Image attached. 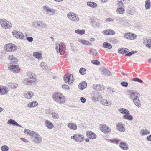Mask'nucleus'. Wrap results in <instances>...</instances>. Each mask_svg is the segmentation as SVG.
Listing matches in <instances>:
<instances>
[{
    "label": "nucleus",
    "mask_w": 151,
    "mask_h": 151,
    "mask_svg": "<svg viewBox=\"0 0 151 151\" xmlns=\"http://www.w3.org/2000/svg\"><path fill=\"white\" fill-rule=\"evenodd\" d=\"M40 66L43 70H48L50 69V67L48 66L46 63H41L40 64Z\"/></svg>",
    "instance_id": "28"
},
{
    "label": "nucleus",
    "mask_w": 151,
    "mask_h": 151,
    "mask_svg": "<svg viewBox=\"0 0 151 151\" xmlns=\"http://www.w3.org/2000/svg\"><path fill=\"white\" fill-rule=\"evenodd\" d=\"M87 84L86 82H82L78 85L79 88L81 90H83L86 88Z\"/></svg>",
    "instance_id": "29"
},
{
    "label": "nucleus",
    "mask_w": 151,
    "mask_h": 151,
    "mask_svg": "<svg viewBox=\"0 0 151 151\" xmlns=\"http://www.w3.org/2000/svg\"><path fill=\"white\" fill-rule=\"evenodd\" d=\"M91 54L95 56H97L98 54L96 50L95 49H91L90 50Z\"/></svg>",
    "instance_id": "50"
},
{
    "label": "nucleus",
    "mask_w": 151,
    "mask_h": 151,
    "mask_svg": "<svg viewBox=\"0 0 151 151\" xmlns=\"http://www.w3.org/2000/svg\"><path fill=\"white\" fill-rule=\"evenodd\" d=\"M8 92L7 88L5 86H0V95H5Z\"/></svg>",
    "instance_id": "21"
},
{
    "label": "nucleus",
    "mask_w": 151,
    "mask_h": 151,
    "mask_svg": "<svg viewBox=\"0 0 151 151\" xmlns=\"http://www.w3.org/2000/svg\"><path fill=\"white\" fill-rule=\"evenodd\" d=\"M12 86H10V88H16L18 86V85L17 84H16L15 83H12L11 85Z\"/></svg>",
    "instance_id": "57"
},
{
    "label": "nucleus",
    "mask_w": 151,
    "mask_h": 151,
    "mask_svg": "<svg viewBox=\"0 0 151 151\" xmlns=\"http://www.w3.org/2000/svg\"><path fill=\"white\" fill-rule=\"evenodd\" d=\"M52 98L55 102L60 104H63L65 101V96L59 92L54 93L52 95Z\"/></svg>",
    "instance_id": "1"
},
{
    "label": "nucleus",
    "mask_w": 151,
    "mask_h": 151,
    "mask_svg": "<svg viewBox=\"0 0 151 151\" xmlns=\"http://www.w3.org/2000/svg\"><path fill=\"white\" fill-rule=\"evenodd\" d=\"M121 85L124 87H127L128 86V83L125 81L122 82L121 83Z\"/></svg>",
    "instance_id": "55"
},
{
    "label": "nucleus",
    "mask_w": 151,
    "mask_h": 151,
    "mask_svg": "<svg viewBox=\"0 0 151 151\" xmlns=\"http://www.w3.org/2000/svg\"><path fill=\"white\" fill-rule=\"evenodd\" d=\"M137 52V51H132L126 54L125 55L127 56H130L132 54L136 53Z\"/></svg>",
    "instance_id": "52"
},
{
    "label": "nucleus",
    "mask_w": 151,
    "mask_h": 151,
    "mask_svg": "<svg viewBox=\"0 0 151 151\" xmlns=\"http://www.w3.org/2000/svg\"><path fill=\"white\" fill-rule=\"evenodd\" d=\"M17 48V46L14 44L10 43L5 45L4 49L8 52H12L15 51Z\"/></svg>",
    "instance_id": "10"
},
{
    "label": "nucleus",
    "mask_w": 151,
    "mask_h": 151,
    "mask_svg": "<svg viewBox=\"0 0 151 151\" xmlns=\"http://www.w3.org/2000/svg\"><path fill=\"white\" fill-rule=\"evenodd\" d=\"M87 4L88 6L93 8H95L97 6V5L96 3L91 2H87Z\"/></svg>",
    "instance_id": "42"
},
{
    "label": "nucleus",
    "mask_w": 151,
    "mask_h": 151,
    "mask_svg": "<svg viewBox=\"0 0 151 151\" xmlns=\"http://www.w3.org/2000/svg\"><path fill=\"white\" fill-rule=\"evenodd\" d=\"M68 84L69 85L71 84L74 81L73 76L71 75H70L68 76Z\"/></svg>",
    "instance_id": "45"
},
{
    "label": "nucleus",
    "mask_w": 151,
    "mask_h": 151,
    "mask_svg": "<svg viewBox=\"0 0 151 151\" xmlns=\"http://www.w3.org/2000/svg\"><path fill=\"white\" fill-rule=\"evenodd\" d=\"M103 34L105 35H113L115 34V32L112 30H105L103 32Z\"/></svg>",
    "instance_id": "23"
},
{
    "label": "nucleus",
    "mask_w": 151,
    "mask_h": 151,
    "mask_svg": "<svg viewBox=\"0 0 151 151\" xmlns=\"http://www.w3.org/2000/svg\"><path fill=\"white\" fill-rule=\"evenodd\" d=\"M62 88H63L65 89H68L69 86L67 85H63L62 86Z\"/></svg>",
    "instance_id": "64"
},
{
    "label": "nucleus",
    "mask_w": 151,
    "mask_h": 151,
    "mask_svg": "<svg viewBox=\"0 0 151 151\" xmlns=\"http://www.w3.org/2000/svg\"><path fill=\"white\" fill-rule=\"evenodd\" d=\"M151 7L150 2L149 0H147L145 1V7L146 9H149Z\"/></svg>",
    "instance_id": "41"
},
{
    "label": "nucleus",
    "mask_w": 151,
    "mask_h": 151,
    "mask_svg": "<svg viewBox=\"0 0 151 151\" xmlns=\"http://www.w3.org/2000/svg\"><path fill=\"white\" fill-rule=\"evenodd\" d=\"M40 21H35L33 22L32 24V26L35 28H36L38 27H39V26H40Z\"/></svg>",
    "instance_id": "44"
},
{
    "label": "nucleus",
    "mask_w": 151,
    "mask_h": 151,
    "mask_svg": "<svg viewBox=\"0 0 151 151\" xmlns=\"http://www.w3.org/2000/svg\"><path fill=\"white\" fill-rule=\"evenodd\" d=\"M124 37L126 39L130 40H134L137 38L136 35L131 33H126L124 34Z\"/></svg>",
    "instance_id": "13"
},
{
    "label": "nucleus",
    "mask_w": 151,
    "mask_h": 151,
    "mask_svg": "<svg viewBox=\"0 0 151 151\" xmlns=\"http://www.w3.org/2000/svg\"><path fill=\"white\" fill-rule=\"evenodd\" d=\"M45 126L48 129H52L54 127L53 124L49 120H47L45 121Z\"/></svg>",
    "instance_id": "16"
},
{
    "label": "nucleus",
    "mask_w": 151,
    "mask_h": 151,
    "mask_svg": "<svg viewBox=\"0 0 151 151\" xmlns=\"http://www.w3.org/2000/svg\"><path fill=\"white\" fill-rule=\"evenodd\" d=\"M27 39L29 42H32L33 41V38L31 37H27Z\"/></svg>",
    "instance_id": "63"
},
{
    "label": "nucleus",
    "mask_w": 151,
    "mask_h": 151,
    "mask_svg": "<svg viewBox=\"0 0 151 151\" xmlns=\"http://www.w3.org/2000/svg\"><path fill=\"white\" fill-rule=\"evenodd\" d=\"M102 87H103V85H101L100 84L94 85L93 87V89L96 91H101L102 90Z\"/></svg>",
    "instance_id": "33"
},
{
    "label": "nucleus",
    "mask_w": 151,
    "mask_h": 151,
    "mask_svg": "<svg viewBox=\"0 0 151 151\" xmlns=\"http://www.w3.org/2000/svg\"><path fill=\"white\" fill-rule=\"evenodd\" d=\"M79 72L82 75H83L86 74V70L85 69L83 68H81L79 70Z\"/></svg>",
    "instance_id": "49"
},
{
    "label": "nucleus",
    "mask_w": 151,
    "mask_h": 151,
    "mask_svg": "<svg viewBox=\"0 0 151 151\" xmlns=\"http://www.w3.org/2000/svg\"><path fill=\"white\" fill-rule=\"evenodd\" d=\"M92 63L94 65H99L100 62L98 60H93L91 61Z\"/></svg>",
    "instance_id": "54"
},
{
    "label": "nucleus",
    "mask_w": 151,
    "mask_h": 151,
    "mask_svg": "<svg viewBox=\"0 0 151 151\" xmlns=\"http://www.w3.org/2000/svg\"><path fill=\"white\" fill-rule=\"evenodd\" d=\"M27 74L29 78H37V76L36 75L32 72L31 71L28 72H27Z\"/></svg>",
    "instance_id": "36"
},
{
    "label": "nucleus",
    "mask_w": 151,
    "mask_h": 151,
    "mask_svg": "<svg viewBox=\"0 0 151 151\" xmlns=\"http://www.w3.org/2000/svg\"><path fill=\"white\" fill-rule=\"evenodd\" d=\"M71 139H74L76 142H81L84 140V137L82 134H77L71 136Z\"/></svg>",
    "instance_id": "7"
},
{
    "label": "nucleus",
    "mask_w": 151,
    "mask_h": 151,
    "mask_svg": "<svg viewBox=\"0 0 151 151\" xmlns=\"http://www.w3.org/2000/svg\"><path fill=\"white\" fill-rule=\"evenodd\" d=\"M123 118L125 119L128 120L129 121H131L133 119V117L132 116L129 114L124 115L123 116Z\"/></svg>",
    "instance_id": "40"
},
{
    "label": "nucleus",
    "mask_w": 151,
    "mask_h": 151,
    "mask_svg": "<svg viewBox=\"0 0 151 151\" xmlns=\"http://www.w3.org/2000/svg\"><path fill=\"white\" fill-rule=\"evenodd\" d=\"M67 126L68 128L73 130H76L77 128V126L76 124L73 122L68 123Z\"/></svg>",
    "instance_id": "20"
},
{
    "label": "nucleus",
    "mask_w": 151,
    "mask_h": 151,
    "mask_svg": "<svg viewBox=\"0 0 151 151\" xmlns=\"http://www.w3.org/2000/svg\"><path fill=\"white\" fill-rule=\"evenodd\" d=\"M128 145L124 142H121L120 143L119 147L122 149L124 150L128 149Z\"/></svg>",
    "instance_id": "22"
},
{
    "label": "nucleus",
    "mask_w": 151,
    "mask_h": 151,
    "mask_svg": "<svg viewBox=\"0 0 151 151\" xmlns=\"http://www.w3.org/2000/svg\"><path fill=\"white\" fill-rule=\"evenodd\" d=\"M103 47L105 48H108V49H111L112 48L111 45L107 42H104L103 44Z\"/></svg>",
    "instance_id": "38"
},
{
    "label": "nucleus",
    "mask_w": 151,
    "mask_h": 151,
    "mask_svg": "<svg viewBox=\"0 0 151 151\" xmlns=\"http://www.w3.org/2000/svg\"><path fill=\"white\" fill-rule=\"evenodd\" d=\"M24 133L29 136H33V135L36 133L34 131H32L29 129H25L24 130Z\"/></svg>",
    "instance_id": "37"
},
{
    "label": "nucleus",
    "mask_w": 151,
    "mask_h": 151,
    "mask_svg": "<svg viewBox=\"0 0 151 151\" xmlns=\"http://www.w3.org/2000/svg\"><path fill=\"white\" fill-rule=\"evenodd\" d=\"M118 111L122 114H130L129 111L127 109L124 108H120L118 109Z\"/></svg>",
    "instance_id": "26"
},
{
    "label": "nucleus",
    "mask_w": 151,
    "mask_h": 151,
    "mask_svg": "<svg viewBox=\"0 0 151 151\" xmlns=\"http://www.w3.org/2000/svg\"><path fill=\"white\" fill-rule=\"evenodd\" d=\"M101 104L104 105L109 106L111 105L110 102L107 101V100L103 99L101 101Z\"/></svg>",
    "instance_id": "34"
},
{
    "label": "nucleus",
    "mask_w": 151,
    "mask_h": 151,
    "mask_svg": "<svg viewBox=\"0 0 151 151\" xmlns=\"http://www.w3.org/2000/svg\"><path fill=\"white\" fill-rule=\"evenodd\" d=\"M118 3V6L119 7H122L124 6L123 3L122 1H119Z\"/></svg>",
    "instance_id": "58"
},
{
    "label": "nucleus",
    "mask_w": 151,
    "mask_h": 151,
    "mask_svg": "<svg viewBox=\"0 0 151 151\" xmlns=\"http://www.w3.org/2000/svg\"><path fill=\"white\" fill-rule=\"evenodd\" d=\"M108 141L111 143L118 144L121 141V140L117 139H109Z\"/></svg>",
    "instance_id": "43"
},
{
    "label": "nucleus",
    "mask_w": 151,
    "mask_h": 151,
    "mask_svg": "<svg viewBox=\"0 0 151 151\" xmlns=\"http://www.w3.org/2000/svg\"><path fill=\"white\" fill-rule=\"evenodd\" d=\"M56 50L57 53L59 52L61 55L64 54L66 50V46L64 42H61L60 44L56 45Z\"/></svg>",
    "instance_id": "2"
},
{
    "label": "nucleus",
    "mask_w": 151,
    "mask_h": 151,
    "mask_svg": "<svg viewBox=\"0 0 151 151\" xmlns=\"http://www.w3.org/2000/svg\"><path fill=\"white\" fill-rule=\"evenodd\" d=\"M100 128L101 130L105 133H108L111 132V129L104 124H100Z\"/></svg>",
    "instance_id": "12"
},
{
    "label": "nucleus",
    "mask_w": 151,
    "mask_h": 151,
    "mask_svg": "<svg viewBox=\"0 0 151 151\" xmlns=\"http://www.w3.org/2000/svg\"><path fill=\"white\" fill-rule=\"evenodd\" d=\"M32 141L35 144H39L42 142V138L39 134L36 132L32 137Z\"/></svg>",
    "instance_id": "6"
},
{
    "label": "nucleus",
    "mask_w": 151,
    "mask_h": 151,
    "mask_svg": "<svg viewBox=\"0 0 151 151\" xmlns=\"http://www.w3.org/2000/svg\"><path fill=\"white\" fill-rule=\"evenodd\" d=\"M85 30L84 29H77L75 31V32L80 35H82L85 33Z\"/></svg>",
    "instance_id": "46"
},
{
    "label": "nucleus",
    "mask_w": 151,
    "mask_h": 151,
    "mask_svg": "<svg viewBox=\"0 0 151 151\" xmlns=\"http://www.w3.org/2000/svg\"><path fill=\"white\" fill-rule=\"evenodd\" d=\"M52 118L55 119H58L59 118L58 114L56 112H53L52 114Z\"/></svg>",
    "instance_id": "47"
},
{
    "label": "nucleus",
    "mask_w": 151,
    "mask_h": 151,
    "mask_svg": "<svg viewBox=\"0 0 151 151\" xmlns=\"http://www.w3.org/2000/svg\"><path fill=\"white\" fill-rule=\"evenodd\" d=\"M133 81H134L140 83H142L143 82V81L142 80L138 78H133Z\"/></svg>",
    "instance_id": "56"
},
{
    "label": "nucleus",
    "mask_w": 151,
    "mask_h": 151,
    "mask_svg": "<svg viewBox=\"0 0 151 151\" xmlns=\"http://www.w3.org/2000/svg\"><path fill=\"white\" fill-rule=\"evenodd\" d=\"M129 51V50L125 48H121L118 50V52L119 53L122 54L126 53Z\"/></svg>",
    "instance_id": "25"
},
{
    "label": "nucleus",
    "mask_w": 151,
    "mask_h": 151,
    "mask_svg": "<svg viewBox=\"0 0 151 151\" xmlns=\"http://www.w3.org/2000/svg\"><path fill=\"white\" fill-rule=\"evenodd\" d=\"M140 132L142 136H144L149 134L150 133V131L146 129H145V130L141 129Z\"/></svg>",
    "instance_id": "32"
},
{
    "label": "nucleus",
    "mask_w": 151,
    "mask_h": 151,
    "mask_svg": "<svg viewBox=\"0 0 151 151\" xmlns=\"http://www.w3.org/2000/svg\"><path fill=\"white\" fill-rule=\"evenodd\" d=\"M68 75H66L64 76V77L63 78L64 80V81L66 82H68Z\"/></svg>",
    "instance_id": "61"
},
{
    "label": "nucleus",
    "mask_w": 151,
    "mask_h": 151,
    "mask_svg": "<svg viewBox=\"0 0 151 151\" xmlns=\"http://www.w3.org/2000/svg\"><path fill=\"white\" fill-rule=\"evenodd\" d=\"M127 13L129 14L133 15L135 13V11L133 10H128L127 11Z\"/></svg>",
    "instance_id": "60"
},
{
    "label": "nucleus",
    "mask_w": 151,
    "mask_h": 151,
    "mask_svg": "<svg viewBox=\"0 0 151 151\" xmlns=\"http://www.w3.org/2000/svg\"><path fill=\"white\" fill-rule=\"evenodd\" d=\"M92 99L95 100V101H98L99 99L97 96H96V94L93 96Z\"/></svg>",
    "instance_id": "62"
},
{
    "label": "nucleus",
    "mask_w": 151,
    "mask_h": 151,
    "mask_svg": "<svg viewBox=\"0 0 151 151\" xmlns=\"http://www.w3.org/2000/svg\"><path fill=\"white\" fill-rule=\"evenodd\" d=\"M86 135L90 139H94L96 138V136L94 132L90 131H88L86 132Z\"/></svg>",
    "instance_id": "17"
},
{
    "label": "nucleus",
    "mask_w": 151,
    "mask_h": 151,
    "mask_svg": "<svg viewBox=\"0 0 151 151\" xmlns=\"http://www.w3.org/2000/svg\"><path fill=\"white\" fill-rule=\"evenodd\" d=\"M124 11H125L124 9L121 7L118 8L117 10V12L120 14H122Z\"/></svg>",
    "instance_id": "48"
},
{
    "label": "nucleus",
    "mask_w": 151,
    "mask_h": 151,
    "mask_svg": "<svg viewBox=\"0 0 151 151\" xmlns=\"http://www.w3.org/2000/svg\"><path fill=\"white\" fill-rule=\"evenodd\" d=\"M7 124L9 125H13L14 126H16L20 127H22L21 125L19 124L16 122L13 119H10L8 120Z\"/></svg>",
    "instance_id": "19"
},
{
    "label": "nucleus",
    "mask_w": 151,
    "mask_h": 151,
    "mask_svg": "<svg viewBox=\"0 0 151 151\" xmlns=\"http://www.w3.org/2000/svg\"><path fill=\"white\" fill-rule=\"evenodd\" d=\"M70 46L71 47V49L73 51V52L76 50V47L73 45V44L71 43L70 45Z\"/></svg>",
    "instance_id": "59"
},
{
    "label": "nucleus",
    "mask_w": 151,
    "mask_h": 151,
    "mask_svg": "<svg viewBox=\"0 0 151 151\" xmlns=\"http://www.w3.org/2000/svg\"><path fill=\"white\" fill-rule=\"evenodd\" d=\"M38 103L36 101H34L28 103L27 105V107L30 108H32L37 106Z\"/></svg>",
    "instance_id": "31"
},
{
    "label": "nucleus",
    "mask_w": 151,
    "mask_h": 151,
    "mask_svg": "<svg viewBox=\"0 0 151 151\" xmlns=\"http://www.w3.org/2000/svg\"><path fill=\"white\" fill-rule=\"evenodd\" d=\"M117 129L121 132H124L125 130V129L124 125L121 122H119L117 124L116 126Z\"/></svg>",
    "instance_id": "15"
},
{
    "label": "nucleus",
    "mask_w": 151,
    "mask_h": 151,
    "mask_svg": "<svg viewBox=\"0 0 151 151\" xmlns=\"http://www.w3.org/2000/svg\"><path fill=\"white\" fill-rule=\"evenodd\" d=\"M143 43L147 47L151 48V39H145L143 41Z\"/></svg>",
    "instance_id": "18"
},
{
    "label": "nucleus",
    "mask_w": 151,
    "mask_h": 151,
    "mask_svg": "<svg viewBox=\"0 0 151 151\" xmlns=\"http://www.w3.org/2000/svg\"><path fill=\"white\" fill-rule=\"evenodd\" d=\"M34 95L32 91H28L24 93V96L25 98L29 99L32 98Z\"/></svg>",
    "instance_id": "24"
},
{
    "label": "nucleus",
    "mask_w": 151,
    "mask_h": 151,
    "mask_svg": "<svg viewBox=\"0 0 151 151\" xmlns=\"http://www.w3.org/2000/svg\"><path fill=\"white\" fill-rule=\"evenodd\" d=\"M101 71L102 73L105 75H109L110 72L108 69H106L105 68H103L101 69Z\"/></svg>",
    "instance_id": "30"
},
{
    "label": "nucleus",
    "mask_w": 151,
    "mask_h": 151,
    "mask_svg": "<svg viewBox=\"0 0 151 151\" xmlns=\"http://www.w3.org/2000/svg\"><path fill=\"white\" fill-rule=\"evenodd\" d=\"M78 41L83 45H88L91 44L90 42L83 39H79Z\"/></svg>",
    "instance_id": "35"
},
{
    "label": "nucleus",
    "mask_w": 151,
    "mask_h": 151,
    "mask_svg": "<svg viewBox=\"0 0 151 151\" xmlns=\"http://www.w3.org/2000/svg\"><path fill=\"white\" fill-rule=\"evenodd\" d=\"M139 98L134 99L132 100V101L134 104L138 107L139 108L141 106V104L140 101L139 99Z\"/></svg>",
    "instance_id": "27"
},
{
    "label": "nucleus",
    "mask_w": 151,
    "mask_h": 151,
    "mask_svg": "<svg viewBox=\"0 0 151 151\" xmlns=\"http://www.w3.org/2000/svg\"><path fill=\"white\" fill-rule=\"evenodd\" d=\"M127 93L129 96V97L131 100H133L134 99L139 98L140 94L139 93L134 90H129L127 91Z\"/></svg>",
    "instance_id": "3"
},
{
    "label": "nucleus",
    "mask_w": 151,
    "mask_h": 151,
    "mask_svg": "<svg viewBox=\"0 0 151 151\" xmlns=\"http://www.w3.org/2000/svg\"><path fill=\"white\" fill-rule=\"evenodd\" d=\"M67 17L70 20L73 22H77L79 20V18L78 16L72 12L68 13Z\"/></svg>",
    "instance_id": "5"
},
{
    "label": "nucleus",
    "mask_w": 151,
    "mask_h": 151,
    "mask_svg": "<svg viewBox=\"0 0 151 151\" xmlns=\"http://www.w3.org/2000/svg\"><path fill=\"white\" fill-rule=\"evenodd\" d=\"M8 68L12 71L16 73H18L20 70V68L17 65L12 63H10L8 65Z\"/></svg>",
    "instance_id": "11"
},
{
    "label": "nucleus",
    "mask_w": 151,
    "mask_h": 151,
    "mask_svg": "<svg viewBox=\"0 0 151 151\" xmlns=\"http://www.w3.org/2000/svg\"><path fill=\"white\" fill-rule=\"evenodd\" d=\"M1 149L2 151H8L9 147L6 145H4L1 146Z\"/></svg>",
    "instance_id": "53"
},
{
    "label": "nucleus",
    "mask_w": 151,
    "mask_h": 151,
    "mask_svg": "<svg viewBox=\"0 0 151 151\" xmlns=\"http://www.w3.org/2000/svg\"><path fill=\"white\" fill-rule=\"evenodd\" d=\"M12 34L17 39H22L24 36L22 33L18 31H14Z\"/></svg>",
    "instance_id": "14"
},
{
    "label": "nucleus",
    "mask_w": 151,
    "mask_h": 151,
    "mask_svg": "<svg viewBox=\"0 0 151 151\" xmlns=\"http://www.w3.org/2000/svg\"><path fill=\"white\" fill-rule=\"evenodd\" d=\"M0 23L2 27L5 29H9L12 26L11 24L4 19H1Z\"/></svg>",
    "instance_id": "9"
},
{
    "label": "nucleus",
    "mask_w": 151,
    "mask_h": 151,
    "mask_svg": "<svg viewBox=\"0 0 151 151\" xmlns=\"http://www.w3.org/2000/svg\"><path fill=\"white\" fill-rule=\"evenodd\" d=\"M42 8L44 12L47 14L52 15L56 13V11L55 10L50 8L47 5L43 6Z\"/></svg>",
    "instance_id": "4"
},
{
    "label": "nucleus",
    "mask_w": 151,
    "mask_h": 151,
    "mask_svg": "<svg viewBox=\"0 0 151 151\" xmlns=\"http://www.w3.org/2000/svg\"><path fill=\"white\" fill-rule=\"evenodd\" d=\"M37 81V78H31L25 79L23 81V83L27 85H31L36 83Z\"/></svg>",
    "instance_id": "8"
},
{
    "label": "nucleus",
    "mask_w": 151,
    "mask_h": 151,
    "mask_svg": "<svg viewBox=\"0 0 151 151\" xmlns=\"http://www.w3.org/2000/svg\"><path fill=\"white\" fill-rule=\"evenodd\" d=\"M34 57L38 59H42V55L41 53L37 52H34L33 53Z\"/></svg>",
    "instance_id": "39"
},
{
    "label": "nucleus",
    "mask_w": 151,
    "mask_h": 151,
    "mask_svg": "<svg viewBox=\"0 0 151 151\" xmlns=\"http://www.w3.org/2000/svg\"><path fill=\"white\" fill-rule=\"evenodd\" d=\"M40 25L39 27L41 28H45L47 27V25L46 24L44 23H43L41 21L40 22Z\"/></svg>",
    "instance_id": "51"
}]
</instances>
